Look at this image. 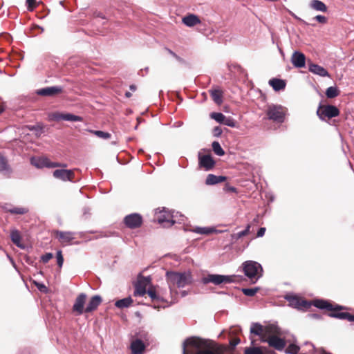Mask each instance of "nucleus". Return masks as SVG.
<instances>
[{"label":"nucleus","instance_id":"nucleus-4","mask_svg":"<svg viewBox=\"0 0 354 354\" xmlns=\"http://www.w3.org/2000/svg\"><path fill=\"white\" fill-rule=\"evenodd\" d=\"M155 219L164 227H169L176 223H182L185 217L177 212H168L164 207L162 210L156 211Z\"/></svg>","mask_w":354,"mask_h":354},{"label":"nucleus","instance_id":"nucleus-40","mask_svg":"<svg viewBox=\"0 0 354 354\" xmlns=\"http://www.w3.org/2000/svg\"><path fill=\"white\" fill-rule=\"evenodd\" d=\"M147 292L145 286L140 283L136 286L134 295L135 296H143Z\"/></svg>","mask_w":354,"mask_h":354},{"label":"nucleus","instance_id":"nucleus-13","mask_svg":"<svg viewBox=\"0 0 354 354\" xmlns=\"http://www.w3.org/2000/svg\"><path fill=\"white\" fill-rule=\"evenodd\" d=\"M86 295L84 293H81L75 299V303L73 306V310L77 315H82L85 313L84 305L86 303Z\"/></svg>","mask_w":354,"mask_h":354},{"label":"nucleus","instance_id":"nucleus-21","mask_svg":"<svg viewBox=\"0 0 354 354\" xmlns=\"http://www.w3.org/2000/svg\"><path fill=\"white\" fill-rule=\"evenodd\" d=\"M101 302H102V298L100 296H99V295L93 296L90 299L87 306L85 308V313H91V312L95 310L100 306Z\"/></svg>","mask_w":354,"mask_h":354},{"label":"nucleus","instance_id":"nucleus-17","mask_svg":"<svg viewBox=\"0 0 354 354\" xmlns=\"http://www.w3.org/2000/svg\"><path fill=\"white\" fill-rule=\"evenodd\" d=\"M59 241L63 244H68L75 239V233L72 232L56 231Z\"/></svg>","mask_w":354,"mask_h":354},{"label":"nucleus","instance_id":"nucleus-14","mask_svg":"<svg viewBox=\"0 0 354 354\" xmlns=\"http://www.w3.org/2000/svg\"><path fill=\"white\" fill-rule=\"evenodd\" d=\"M63 91L60 86H49L37 90L36 93L41 96H55Z\"/></svg>","mask_w":354,"mask_h":354},{"label":"nucleus","instance_id":"nucleus-19","mask_svg":"<svg viewBox=\"0 0 354 354\" xmlns=\"http://www.w3.org/2000/svg\"><path fill=\"white\" fill-rule=\"evenodd\" d=\"M215 162L212 159L210 155L199 156V165L201 167L205 169V170H210L214 166Z\"/></svg>","mask_w":354,"mask_h":354},{"label":"nucleus","instance_id":"nucleus-8","mask_svg":"<svg viewBox=\"0 0 354 354\" xmlns=\"http://www.w3.org/2000/svg\"><path fill=\"white\" fill-rule=\"evenodd\" d=\"M232 276L221 275V274H208L202 279V282L204 284L212 283L215 285H219L223 283H229L234 281L232 279Z\"/></svg>","mask_w":354,"mask_h":354},{"label":"nucleus","instance_id":"nucleus-32","mask_svg":"<svg viewBox=\"0 0 354 354\" xmlns=\"http://www.w3.org/2000/svg\"><path fill=\"white\" fill-rule=\"evenodd\" d=\"M133 302V299L131 297L124 298L120 300H118L115 305L116 307L119 308H123L129 307Z\"/></svg>","mask_w":354,"mask_h":354},{"label":"nucleus","instance_id":"nucleus-51","mask_svg":"<svg viewBox=\"0 0 354 354\" xmlns=\"http://www.w3.org/2000/svg\"><path fill=\"white\" fill-rule=\"evenodd\" d=\"M311 348L312 350L313 351V354H316L317 353H319V354H330L327 352H326L324 349H319V350H315V348H314V346L313 344H308Z\"/></svg>","mask_w":354,"mask_h":354},{"label":"nucleus","instance_id":"nucleus-46","mask_svg":"<svg viewBox=\"0 0 354 354\" xmlns=\"http://www.w3.org/2000/svg\"><path fill=\"white\" fill-rule=\"evenodd\" d=\"M223 124L230 127H234L236 126V122L232 118L230 117H225Z\"/></svg>","mask_w":354,"mask_h":354},{"label":"nucleus","instance_id":"nucleus-29","mask_svg":"<svg viewBox=\"0 0 354 354\" xmlns=\"http://www.w3.org/2000/svg\"><path fill=\"white\" fill-rule=\"evenodd\" d=\"M12 241L19 248L24 249L25 246L21 243V237L19 232L17 230H12L10 232Z\"/></svg>","mask_w":354,"mask_h":354},{"label":"nucleus","instance_id":"nucleus-54","mask_svg":"<svg viewBox=\"0 0 354 354\" xmlns=\"http://www.w3.org/2000/svg\"><path fill=\"white\" fill-rule=\"evenodd\" d=\"M240 343V339L239 338H235L234 339H232L231 342H230V344L232 346H236L237 344H239Z\"/></svg>","mask_w":354,"mask_h":354},{"label":"nucleus","instance_id":"nucleus-16","mask_svg":"<svg viewBox=\"0 0 354 354\" xmlns=\"http://www.w3.org/2000/svg\"><path fill=\"white\" fill-rule=\"evenodd\" d=\"M291 62L295 68H303L306 64V56L299 51H295L291 56Z\"/></svg>","mask_w":354,"mask_h":354},{"label":"nucleus","instance_id":"nucleus-53","mask_svg":"<svg viewBox=\"0 0 354 354\" xmlns=\"http://www.w3.org/2000/svg\"><path fill=\"white\" fill-rule=\"evenodd\" d=\"M36 285L40 291L46 292L47 288L46 287L45 285L41 283H37Z\"/></svg>","mask_w":354,"mask_h":354},{"label":"nucleus","instance_id":"nucleus-60","mask_svg":"<svg viewBox=\"0 0 354 354\" xmlns=\"http://www.w3.org/2000/svg\"><path fill=\"white\" fill-rule=\"evenodd\" d=\"M126 96L127 97H130L131 96V93L129 92H127L126 93Z\"/></svg>","mask_w":354,"mask_h":354},{"label":"nucleus","instance_id":"nucleus-43","mask_svg":"<svg viewBox=\"0 0 354 354\" xmlns=\"http://www.w3.org/2000/svg\"><path fill=\"white\" fill-rule=\"evenodd\" d=\"M299 351V348L295 344H290L286 349V353L288 354H297Z\"/></svg>","mask_w":354,"mask_h":354},{"label":"nucleus","instance_id":"nucleus-27","mask_svg":"<svg viewBox=\"0 0 354 354\" xmlns=\"http://www.w3.org/2000/svg\"><path fill=\"white\" fill-rule=\"evenodd\" d=\"M269 84L275 91L283 90L286 87V82L281 79L272 78L269 80Z\"/></svg>","mask_w":354,"mask_h":354},{"label":"nucleus","instance_id":"nucleus-47","mask_svg":"<svg viewBox=\"0 0 354 354\" xmlns=\"http://www.w3.org/2000/svg\"><path fill=\"white\" fill-rule=\"evenodd\" d=\"M56 257H57V265L59 266V268H61L63 266V263H64V258H63L62 253L61 250H58L57 252Z\"/></svg>","mask_w":354,"mask_h":354},{"label":"nucleus","instance_id":"nucleus-52","mask_svg":"<svg viewBox=\"0 0 354 354\" xmlns=\"http://www.w3.org/2000/svg\"><path fill=\"white\" fill-rule=\"evenodd\" d=\"M266 232V228L265 227H261L257 232V237H262Z\"/></svg>","mask_w":354,"mask_h":354},{"label":"nucleus","instance_id":"nucleus-44","mask_svg":"<svg viewBox=\"0 0 354 354\" xmlns=\"http://www.w3.org/2000/svg\"><path fill=\"white\" fill-rule=\"evenodd\" d=\"M93 133L97 137L105 140L111 138V134L108 132H104L102 131H93Z\"/></svg>","mask_w":354,"mask_h":354},{"label":"nucleus","instance_id":"nucleus-36","mask_svg":"<svg viewBox=\"0 0 354 354\" xmlns=\"http://www.w3.org/2000/svg\"><path fill=\"white\" fill-rule=\"evenodd\" d=\"M250 227H251V225L250 224H248L244 230L241 231L238 233L232 234V239L238 240V239L242 238L243 236L248 235L250 233Z\"/></svg>","mask_w":354,"mask_h":354},{"label":"nucleus","instance_id":"nucleus-50","mask_svg":"<svg viewBox=\"0 0 354 354\" xmlns=\"http://www.w3.org/2000/svg\"><path fill=\"white\" fill-rule=\"evenodd\" d=\"M53 255L52 253H46L45 254H44L43 256H41V261H43V263H46L47 262H48V261L50 259H51L53 258Z\"/></svg>","mask_w":354,"mask_h":354},{"label":"nucleus","instance_id":"nucleus-35","mask_svg":"<svg viewBox=\"0 0 354 354\" xmlns=\"http://www.w3.org/2000/svg\"><path fill=\"white\" fill-rule=\"evenodd\" d=\"M62 120L71 122H81L82 118L71 113H63Z\"/></svg>","mask_w":354,"mask_h":354},{"label":"nucleus","instance_id":"nucleus-9","mask_svg":"<svg viewBox=\"0 0 354 354\" xmlns=\"http://www.w3.org/2000/svg\"><path fill=\"white\" fill-rule=\"evenodd\" d=\"M285 299L289 302L290 306L298 310H306L311 306L310 303L296 295H286Z\"/></svg>","mask_w":354,"mask_h":354},{"label":"nucleus","instance_id":"nucleus-28","mask_svg":"<svg viewBox=\"0 0 354 354\" xmlns=\"http://www.w3.org/2000/svg\"><path fill=\"white\" fill-rule=\"evenodd\" d=\"M183 22L187 26L192 27L201 22L199 18L195 15H189L183 18Z\"/></svg>","mask_w":354,"mask_h":354},{"label":"nucleus","instance_id":"nucleus-37","mask_svg":"<svg viewBox=\"0 0 354 354\" xmlns=\"http://www.w3.org/2000/svg\"><path fill=\"white\" fill-rule=\"evenodd\" d=\"M0 171L3 172H10V169L9 165H8L6 159L0 154Z\"/></svg>","mask_w":354,"mask_h":354},{"label":"nucleus","instance_id":"nucleus-6","mask_svg":"<svg viewBox=\"0 0 354 354\" xmlns=\"http://www.w3.org/2000/svg\"><path fill=\"white\" fill-rule=\"evenodd\" d=\"M266 114L269 120L282 123L285 118V109L280 105L271 104L268 106Z\"/></svg>","mask_w":354,"mask_h":354},{"label":"nucleus","instance_id":"nucleus-45","mask_svg":"<svg viewBox=\"0 0 354 354\" xmlns=\"http://www.w3.org/2000/svg\"><path fill=\"white\" fill-rule=\"evenodd\" d=\"M62 116H63V113L56 112V113H51L49 115V118L50 120L59 121V120H62Z\"/></svg>","mask_w":354,"mask_h":354},{"label":"nucleus","instance_id":"nucleus-42","mask_svg":"<svg viewBox=\"0 0 354 354\" xmlns=\"http://www.w3.org/2000/svg\"><path fill=\"white\" fill-rule=\"evenodd\" d=\"M259 289V288L257 287L252 288H243L242 292L245 295L252 297L254 296L258 292Z\"/></svg>","mask_w":354,"mask_h":354},{"label":"nucleus","instance_id":"nucleus-24","mask_svg":"<svg viewBox=\"0 0 354 354\" xmlns=\"http://www.w3.org/2000/svg\"><path fill=\"white\" fill-rule=\"evenodd\" d=\"M265 326L259 323H252L250 327V333L260 337L262 342V337L264 336Z\"/></svg>","mask_w":354,"mask_h":354},{"label":"nucleus","instance_id":"nucleus-31","mask_svg":"<svg viewBox=\"0 0 354 354\" xmlns=\"http://www.w3.org/2000/svg\"><path fill=\"white\" fill-rule=\"evenodd\" d=\"M210 95L214 102L217 104H221L223 102V93L221 90L214 89L210 91Z\"/></svg>","mask_w":354,"mask_h":354},{"label":"nucleus","instance_id":"nucleus-5","mask_svg":"<svg viewBox=\"0 0 354 354\" xmlns=\"http://www.w3.org/2000/svg\"><path fill=\"white\" fill-rule=\"evenodd\" d=\"M244 274L253 283H256L263 275L261 265L254 261H246L242 263Z\"/></svg>","mask_w":354,"mask_h":354},{"label":"nucleus","instance_id":"nucleus-7","mask_svg":"<svg viewBox=\"0 0 354 354\" xmlns=\"http://www.w3.org/2000/svg\"><path fill=\"white\" fill-rule=\"evenodd\" d=\"M339 109L333 105H320L317 111L319 118L324 120L326 118H332L339 115Z\"/></svg>","mask_w":354,"mask_h":354},{"label":"nucleus","instance_id":"nucleus-33","mask_svg":"<svg viewBox=\"0 0 354 354\" xmlns=\"http://www.w3.org/2000/svg\"><path fill=\"white\" fill-rule=\"evenodd\" d=\"M6 211L12 214H24L28 212V209L22 207H15L6 209Z\"/></svg>","mask_w":354,"mask_h":354},{"label":"nucleus","instance_id":"nucleus-39","mask_svg":"<svg viewBox=\"0 0 354 354\" xmlns=\"http://www.w3.org/2000/svg\"><path fill=\"white\" fill-rule=\"evenodd\" d=\"M216 231L212 227H197L193 230V232L200 234H209Z\"/></svg>","mask_w":354,"mask_h":354},{"label":"nucleus","instance_id":"nucleus-18","mask_svg":"<svg viewBox=\"0 0 354 354\" xmlns=\"http://www.w3.org/2000/svg\"><path fill=\"white\" fill-rule=\"evenodd\" d=\"M281 334L280 328L274 324H268L265 326L264 336L262 339L270 338Z\"/></svg>","mask_w":354,"mask_h":354},{"label":"nucleus","instance_id":"nucleus-11","mask_svg":"<svg viewBox=\"0 0 354 354\" xmlns=\"http://www.w3.org/2000/svg\"><path fill=\"white\" fill-rule=\"evenodd\" d=\"M142 223V216L137 213L131 214L124 218V223L129 228L134 229L139 227Z\"/></svg>","mask_w":354,"mask_h":354},{"label":"nucleus","instance_id":"nucleus-22","mask_svg":"<svg viewBox=\"0 0 354 354\" xmlns=\"http://www.w3.org/2000/svg\"><path fill=\"white\" fill-rule=\"evenodd\" d=\"M308 70L310 72L321 77H329L328 71L324 67L318 64L310 63L308 64Z\"/></svg>","mask_w":354,"mask_h":354},{"label":"nucleus","instance_id":"nucleus-1","mask_svg":"<svg viewBox=\"0 0 354 354\" xmlns=\"http://www.w3.org/2000/svg\"><path fill=\"white\" fill-rule=\"evenodd\" d=\"M225 349L213 342L198 337H189L183 343V354H225Z\"/></svg>","mask_w":354,"mask_h":354},{"label":"nucleus","instance_id":"nucleus-41","mask_svg":"<svg viewBox=\"0 0 354 354\" xmlns=\"http://www.w3.org/2000/svg\"><path fill=\"white\" fill-rule=\"evenodd\" d=\"M211 118L215 120L218 123H222L224 121L225 116L221 113L213 112L210 115Z\"/></svg>","mask_w":354,"mask_h":354},{"label":"nucleus","instance_id":"nucleus-58","mask_svg":"<svg viewBox=\"0 0 354 354\" xmlns=\"http://www.w3.org/2000/svg\"><path fill=\"white\" fill-rule=\"evenodd\" d=\"M181 297H185L187 295V292L185 290H183L180 292Z\"/></svg>","mask_w":354,"mask_h":354},{"label":"nucleus","instance_id":"nucleus-59","mask_svg":"<svg viewBox=\"0 0 354 354\" xmlns=\"http://www.w3.org/2000/svg\"><path fill=\"white\" fill-rule=\"evenodd\" d=\"M130 88H131V90H132V91H135V90H136V86H134V85H131V86H130Z\"/></svg>","mask_w":354,"mask_h":354},{"label":"nucleus","instance_id":"nucleus-57","mask_svg":"<svg viewBox=\"0 0 354 354\" xmlns=\"http://www.w3.org/2000/svg\"><path fill=\"white\" fill-rule=\"evenodd\" d=\"M167 50L174 57L176 58L177 59H180V57L175 53H174L172 50H171L170 49L167 48Z\"/></svg>","mask_w":354,"mask_h":354},{"label":"nucleus","instance_id":"nucleus-15","mask_svg":"<svg viewBox=\"0 0 354 354\" xmlns=\"http://www.w3.org/2000/svg\"><path fill=\"white\" fill-rule=\"evenodd\" d=\"M53 176L63 181H71L74 178V172L71 169H56L53 171Z\"/></svg>","mask_w":354,"mask_h":354},{"label":"nucleus","instance_id":"nucleus-2","mask_svg":"<svg viewBox=\"0 0 354 354\" xmlns=\"http://www.w3.org/2000/svg\"><path fill=\"white\" fill-rule=\"evenodd\" d=\"M166 281L169 288L171 303L175 302L178 294L176 288H183L192 283L193 279L190 272L167 271L165 274Z\"/></svg>","mask_w":354,"mask_h":354},{"label":"nucleus","instance_id":"nucleus-26","mask_svg":"<svg viewBox=\"0 0 354 354\" xmlns=\"http://www.w3.org/2000/svg\"><path fill=\"white\" fill-rule=\"evenodd\" d=\"M226 180V177L223 176H216L214 174H208L205 183L208 185H216L219 183L224 182Z\"/></svg>","mask_w":354,"mask_h":354},{"label":"nucleus","instance_id":"nucleus-48","mask_svg":"<svg viewBox=\"0 0 354 354\" xmlns=\"http://www.w3.org/2000/svg\"><path fill=\"white\" fill-rule=\"evenodd\" d=\"M313 20H316L320 24H325L327 23L328 19L325 16L323 15H317L314 18H313Z\"/></svg>","mask_w":354,"mask_h":354},{"label":"nucleus","instance_id":"nucleus-49","mask_svg":"<svg viewBox=\"0 0 354 354\" xmlns=\"http://www.w3.org/2000/svg\"><path fill=\"white\" fill-rule=\"evenodd\" d=\"M26 6L28 10L32 11L36 7L35 0H26Z\"/></svg>","mask_w":354,"mask_h":354},{"label":"nucleus","instance_id":"nucleus-12","mask_svg":"<svg viewBox=\"0 0 354 354\" xmlns=\"http://www.w3.org/2000/svg\"><path fill=\"white\" fill-rule=\"evenodd\" d=\"M262 342H267L270 346L277 351H282L286 346V341L278 335L262 339Z\"/></svg>","mask_w":354,"mask_h":354},{"label":"nucleus","instance_id":"nucleus-23","mask_svg":"<svg viewBox=\"0 0 354 354\" xmlns=\"http://www.w3.org/2000/svg\"><path fill=\"white\" fill-rule=\"evenodd\" d=\"M145 348V344L140 339H136L131 344V349L133 354H142Z\"/></svg>","mask_w":354,"mask_h":354},{"label":"nucleus","instance_id":"nucleus-10","mask_svg":"<svg viewBox=\"0 0 354 354\" xmlns=\"http://www.w3.org/2000/svg\"><path fill=\"white\" fill-rule=\"evenodd\" d=\"M30 162L32 165H34L37 168H54L59 167L60 165L57 162H51L48 158L45 157L41 158H32L30 159Z\"/></svg>","mask_w":354,"mask_h":354},{"label":"nucleus","instance_id":"nucleus-34","mask_svg":"<svg viewBox=\"0 0 354 354\" xmlns=\"http://www.w3.org/2000/svg\"><path fill=\"white\" fill-rule=\"evenodd\" d=\"M339 95V91L336 86H330L326 91L328 98H334Z\"/></svg>","mask_w":354,"mask_h":354},{"label":"nucleus","instance_id":"nucleus-25","mask_svg":"<svg viewBox=\"0 0 354 354\" xmlns=\"http://www.w3.org/2000/svg\"><path fill=\"white\" fill-rule=\"evenodd\" d=\"M309 6L313 10L322 12H326L328 10L326 4L319 0H312L309 3Z\"/></svg>","mask_w":354,"mask_h":354},{"label":"nucleus","instance_id":"nucleus-56","mask_svg":"<svg viewBox=\"0 0 354 354\" xmlns=\"http://www.w3.org/2000/svg\"><path fill=\"white\" fill-rule=\"evenodd\" d=\"M214 131L215 136H220L222 133L221 129L218 127L214 128Z\"/></svg>","mask_w":354,"mask_h":354},{"label":"nucleus","instance_id":"nucleus-38","mask_svg":"<svg viewBox=\"0 0 354 354\" xmlns=\"http://www.w3.org/2000/svg\"><path fill=\"white\" fill-rule=\"evenodd\" d=\"M214 152L219 156H223L225 153L224 150L222 149L221 145L217 141H214L212 144Z\"/></svg>","mask_w":354,"mask_h":354},{"label":"nucleus","instance_id":"nucleus-61","mask_svg":"<svg viewBox=\"0 0 354 354\" xmlns=\"http://www.w3.org/2000/svg\"><path fill=\"white\" fill-rule=\"evenodd\" d=\"M2 111H3V110H2V109H1V110H0V113H1Z\"/></svg>","mask_w":354,"mask_h":354},{"label":"nucleus","instance_id":"nucleus-3","mask_svg":"<svg viewBox=\"0 0 354 354\" xmlns=\"http://www.w3.org/2000/svg\"><path fill=\"white\" fill-rule=\"evenodd\" d=\"M313 306L320 309H326L332 311L328 313V316L339 319H347L349 322H354V315L345 312H339L344 307L339 305L333 306L331 304L322 299H317L313 301Z\"/></svg>","mask_w":354,"mask_h":354},{"label":"nucleus","instance_id":"nucleus-30","mask_svg":"<svg viewBox=\"0 0 354 354\" xmlns=\"http://www.w3.org/2000/svg\"><path fill=\"white\" fill-rule=\"evenodd\" d=\"M147 293L151 298L152 300H164L165 295L162 290H158L156 291L153 288H149Z\"/></svg>","mask_w":354,"mask_h":354},{"label":"nucleus","instance_id":"nucleus-55","mask_svg":"<svg viewBox=\"0 0 354 354\" xmlns=\"http://www.w3.org/2000/svg\"><path fill=\"white\" fill-rule=\"evenodd\" d=\"M292 16L295 18L296 19H297L298 21H299L300 22H301L302 24H306L307 25L308 24L304 21L302 19L299 18V17H297V15H295L294 13H291Z\"/></svg>","mask_w":354,"mask_h":354},{"label":"nucleus","instance_id":"nucleus-20","mask_svg":"<svg viewBox=\"0 0 354 354\" xmlns=\"http://www.w3.org/2000/svg\"><path fill=\"white\" fill-rule=\"evenodd\" d=\"M244 354H275L274 351H269L263 346H252L245 349Z\"/></svg>","mask_w":354,"mask_h":354}]
</instances>
